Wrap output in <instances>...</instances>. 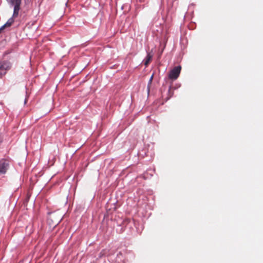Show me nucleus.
<instances>
[{"label":"nucleus","instance_id":"6","mask_svg":"<svg viewBox=\"0 0 263 263\" xmlns=\"http://www.w3.org/2000/svg\"><path fill=\"white\" fill-rule=\"evenodd\" d=\"M152 58H153V55L151 54L150 53H148L147 54V56L145 58V61H144V65L146 66H147L150 61L152 60Z\"/></svg>","mask_w":263,"mask_h":263},{"label":"nucleus","instance_id":"4","mask_svg":"<svg viewBox=\"0 0 263 263\" xmlns=\"http://www.w3.org/2000/svg\"><path fill=\"white\" fill-rule=\"evenodd\" d=\"M16 17H17V16L14 17L13 15L12 17L10 18L5 24L0 28V32L2 31V30H3L5 28L11 26L14 22V19Z\"/></svg>","mask_w":263,"mask_h":263},{"label":"nucleus","instance_id":"3","mask_svg":"<svg viewBox=\"0 0 263 263\" xmlns=\"http://www.w3.org/2000/svg\"><path fill=\"white\" fill-rule=\"evenodd\" d=\"M8 166V160L4 159L0 160V175L6 173Z\"/></svg>","mask_w":263,"mask_h":263},{"label":"nucleus","instance_id":"9","mask_svg":"<svg viewBox=\"0 0 263 263\" xmlns=\"http://www.w3.org/2000/svg\"><path fill=\"white\" fill-rule=\"evenodd\" d=\"M61 216H60L56 220H55V221L53 222V224H54L55 226L57 225L61 221Z\"/></svg>","mask_w":263,"mask_h":263},{"label":"nucleus","instance_id":"8","mask_svg":"<svg viewBox=\"0 0 263 263\" xmlns=\"http://www.w3.org/2000/svg\"><path fill=\"white\" fill-rule=\"evenodd\" d=\"M153 74L151 76L149 80V82H148V86H147V90H148V92L149 93V89H150V86L152 84V81H153Z\"/></svg>","mask_w":263,"mask_h":263},{"label":"nucleus","instance_id":"7","mask_svg":"<svg viewBox=\"0 0 263 263\" xmlns=\"http://www.w3.org/2000/svg\"><path fill=\"white\" fill-rule=\"evenodd\" d=\"M56 214L54 213H51L48 219V221L49 222L50 221L53 222V220L55 218Z\"/></svg>","mask_w":263,"mask_h":263},{"label":"nucleus","instance_id":"5","mask_svg":"<svg viewBox=\"0 0 263 263\" xmlns=\"http://www.w3.org/2000/svg\"><path fill=\"white\" fill-rule=\"evenodd\" d=\"M7 67L6 63H0V77L6 73Z\"/></svg>","mask_w":263,"mask_h":263},{"label":"nucleus","instance_id":"2","mask_svg":"<svg viewBox=\"0 0 263 263\" xmlns=\"http://www.w3.org/2000/svg\"><path fill=\"white\" fill-rule=\"evenodd\" d=\"M181 67L177 66L173 68L170 72L168 77L170 79L176 80L177 79L180 73Z\"/></svg>","mask_w":263,"mask_h":263},{"label":"nucleus","instance_id":"1","mask_svg":"<svg viewBox=\"0 0 263 263\" xmlns=\"http://www.w3.org/2000/svg\"><path fill=\"white\" fill-rule=\"evenodd\" d=\"M7 2L12 6H14L13 16L18 15L19 11L21 9V5L22 0H6Z\"/></svg>","mask_w":263,"mask_h":263}]
</instances>
